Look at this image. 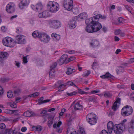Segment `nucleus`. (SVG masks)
<instances>
[{"label":"nucleus","instance_id":"774afa93","mask_svg":"<svg viewBox=\"0 0 134 134\" xmlns=\"http://www.w3.org/2000/svg\"><path fill=\"white\" fill-rule=\"evenodd\" d=\"M10 129H12V132L11 133V134H17L18 133V131L16 130L15 129L13 130L12 128H10Z\"/></svg>","mask_w":134,"mask_h":134},{"label":"nucleus","instance_id":"a878e982","mask_svg":"<svg viewBox=\"0 0 134 134\" xmlns=\"http://www.w3.org/2000/svg\"><path fill=\"white\" fill-rule=\"evenodd\" d=\"M8 56V54L7 52H0V58L1 59L5 58Z\"/></svg>","mask_w":134,"mask_h":134},{"label":"nucleus","instance_id":"69168bd1","mask_svg":"<svg viewBox=\"0 0 134 134\" xmlns=\"http://www.w3.org/2000/svg\"><path fill=\"white\" fill-rule=\"evenodd\" d=\"M78 92H79L81 94H86V92L83 91L82 89H78Z\"/></svg>","mask_w":134,"mask_h":134},{"label":"nucleus","instance_id":"b1692460","mask_svg":"<svg viewBox=\"0 0 134 134\" xmlns=\"http://www.w3.org/2000/svg\"><path fill=\"white\" fill-rule=\"evenodd\" d=\"M82 108V105H81L79 102H77L76 103L74 106V109L76 110L81 109Z\"/></svg>","mask_w":134,"mask_h":134},{"label":"nucleus","instance_id":"1a4fd4ad","mask_svg":"<svg viewBox=\"0 0 134 134\" xmlns=\"http://www.w3.org/2000/svg\"><path fill=\"white\" fill-rule=\"evenodd\" d=\"M15 4L13 3H9L6 5L5 10L9 13H12L15 11Z\"/></svg>","mask_w":134,"mask_h":134},{"label":"nucleus","instance_id":"f03ea898","mask_svg":"<svg viewBox=\"0 0 134 134\" xmlns=\"http://www.w3.org/2000/svg\"><path fill=\"white\" fill-rule=\"evenodd\" d=\"M47 7L49 9L51 12L55 13L59 9V5L57 3L49 1L47 5Z\"/></svg>","mask_w":134,"mask_h":134},{"label":"nucleus","instance_id":"6ab92c4d","mask_svg":"<svg viewBox=\"0 0 134 134\" xmlns=\"http://www.w3.org/2000/svg\"><path fill=\"white\" fill-rule=\"evenodd\" d=\"M54 117L52 116H49L48 117V125L49 127H51L53 123Z\"/></svg>","mask_w":134,"mask_h":134},{"label":"nucleus","instance_id":"39448f33","mask_svg":"<svg viewBox=\"0 0 134 134\" xmlns=\"http://www.w3.org/2000/svg\"><path fill=\"white\" fill-rule=\"evenodd\" d=\"M125 129L131 134L134 133V120H132L126 125Z\"/></svg>","mask_w":134,"mask_h":134},{"label":"nucleus","instance_id":"052dcab7","mask_svg":"<svg viewBox=\"0 0 134 134\" xmlns=\"http://www.w3.org/2000/svg\"><path fill=\"white\" fill-rule=\"evenodd\" d=\"M9 80L10 79L8 78H3L2 80L3 82H8L9 81Z\"/></svg>","mask_w":134,"mask_h":134},{"label":"nucleus","instance_id":"9d476101","mask_svg":"<svg viewBox=\"0 0 134 134\" xmlns=\"http://www.w3.org/2000/svg\"><path fill=\"white\" fill-rule=\"evenodd\" d=\"M68 55L66 54H64L62 55L60 58L57 61V63L60 65H62L64 63L66 64L68 63Z\"/></svg>","mask_w":134,"mask_h":134},{"label":"nucleus","instance_id":"c9c22d12","mask_svg":"<svg viewBox=\"0 0 134 134\" xmlns=\"http://www.w3.org/2000/svg\"><path fill=\"white\" fill-rule=\"evenodd\" d=\"M80 16H81V18L83 20L85 19L87 17V14L86 12L81 13L80 14Z\"/></svg>","mask_w":134,"mask_h":134},{"label":"nucleus","instance_id":"603ef678","mask_svg":"<svg viewBox=\"0 0 134 134\" xmlns=\"http://www.w3.org/2000/svg\"><path fill=\"white\" fill-rule=\"evenodd\" d=\"M121 99L118 98L116 99V100L114 102L115 103H117L119 105L120 104Z\"/></svg>","mask_w":134,"mask_h":134},{"label":"nucleus","instance_id":"473e14b6","mask_svg":"<svg viewBox=\"0 0 134 134\" xmlns=\"http://www.w3.org/2000/svg\"><path fill=\"white\" fill-rule=\"evenodd\" d=\"M55 71L54 69L50 70L49 76L50 78H52L55 76Z\"/></svg>","mask_w":134,"mask_h":134},{"label":"nucleus","instance_id":"680f3d73","mask_svg":"<svg viewBox=\"0 0 134 134\" xmlns=\"http://www.w3.org/2000/svg\"><path fill=\"white\" fill-rule=\"evenodd\" d=\"M5 127V125L4 123H2L0 124V128L1 129H4Z\"/></svg>","mask_w":134,"mask_h":134},{"label":"nucleus","instance_id":"0eeeda50","mask_svg":"<svg viewBox=\"0 0 134 134\" xmlns=\"http://www.w3.org/2000/svg\"><path fill=\"white\" fill-rule=\"evenodd\" d=\"M73 0H64L63 6L65 10L70 11L73 8Z\"/></svg>","mask_w":134,"mask_h":134},{"label":"nucleus","instance_id":"37998d69","mask_svg":"<svg viewBox=\"0 0 134 134\" xmlns=\"http://www.w3.org/2000/svg\"><path fill=\"white\" fill-rule=\"evenodd\" d=\"M57 65V64L56 62L53 63L51 66H50V70L54 69L56 67Z\"/></svg>","mask_w":134,"mask_h":134},{"label":"nucleus","instance_id":"79ce46f5","mask_svg":"<svg viewBox=\"0 0 134 134\" xmlns=\"http://www.w3.org/2000/svg\"><path fill=\"white\" fill-rule=\"evenodd\" d=\"M44 99L43 97H41L40 98L38 99V104L39 105H41L42 104H43V100Z\"/></svg>","mask_w":134,"mask_h":134},{"label":"nucleus","instance_id":"a19ab883","mask_svg":"<svg viewBox=\"0 0 134 134\" xmlns=\"http://www.w3.org/2000/svg\"><path fill=\"white\" fill-rule=\"evenodd\" d=\"M7 97L9 98H11L13 96V93L11 91H9L7 93Z\"/></svg>","mask_w":134,"mask_h":134},{"label":"nucleus","instance_id":"4d7b16f0","mask_svg":"<svg viewBox=\"0 0 134 134\" xmlns=\"http://www.w3.org/2000/svg\"><path fill=\"white\" fill-rule=\"evenodd\" d=\"M23 61L24 63H27L28 61L27 58L26 56L23 57Z\"/></svg>","mask_w":134,"mask_h":134},{"label":"nucleus","instance_id":"2f4dec72","mask_svg":"<svg viewBox=\"0 0 134 134\" xmlns=\"http://www.w3.org/2000/svg\"><path fill=\"white\" fill-rule=\"evenodd\" d=\"M36 9L37 11L40 12L43 8V6L41 3H38L36 5Z\"/></svg>","mask_w":134,"mask_h":134},{"label":"nucleus","instance_id":"a18cd8bd","mask_svg":"<svg viewBox=\"0 0 134 134\" xmlns=\"http://www.w3.org/2000/svg\"><path fill=\"white\" fill-rule=\"evenodd\" d=\"M10 105L11 107L14 108H16L17 107V105L15 102L10 103Z\"/></svg>","mask_w":134,"mask_h":134},{"label":"nucleus","instance_id":"c756f323","mask_svg":"<svg viewBox=\"0 0 134 134\" xmlns=\"http://www.w3.org/2000/svg\"><path fill=\"white\" fill-rule=\"evenodd\" d=\"M75 71V70L70 68H67L66 74L68 75H70Z\"/></svg>","mask_w":134,"mask_h":134},{"label":"nucleus","instance_id":"f257e3e1","mask_svg":"<svg viewBox=\"0 0 134 134\" xmlns=\"http://www.w3.org/2000/svg\"><path fill=\"white\" fill-rule=\"evenodd\" d=\"M133 111L132 108L130 106L127 105L123 107L121 110V113L122 116H125L131 115Z\"/></svg>","mask_w":134,"mask_h":134},{"label":"nucleus","instance_id":"5fc2aeb1","mask_svg":"<svg viewBox=\"0 0 134 134\" xmlns=\"http://www.w3.org/2000/svg\"><path fill=\"white\" fill-rule=\"evenodd\" d=\"M72 121V119L71 117L70 116L69 118H67V121L68 122V125L70 124L71 123Z\"/></svg>","mask_w":134,"mask_h":134},{"label":"nucleus","instance_id":"864d4df0","mask_svg":"<svg viewBox=\"0 0 134 134\" xmlns=\"http://www.w3.org/2000/svg\"><path fill=\"white\" fill-rule=\"evenodd\" d=\"M17 111L16 110H8L7 111L8 114H12L14 113H16Z\"/></svg>","mask_w":134,"mask_h":134},{"label":"nucleus","instance_id":"49530a36","mask_svg":"<svg viewBox=\"0 0 134 134\" xmlns=\"http://www.w3.org/2000/svg\"><path fill=\"white\" fill-rule=\"evenodd\" d=\"M44 39L46 41H45V42H43L45 43H48L50 40V37L49 36L47 35L46 37H44Z\"/></svg>","mask_w":134,"mask_h":134},{"label":"nucleus","instance_id":"f3484780","mask_svg":"<svg viewBox=\"0 0 134 134\" xmlns=\"http://www.w3.org/2000/svg\"><path fill=\"white\" fill-rule=\"evenodd\" d=\"M86 31L88 32L92 33L95 32L92 24L87 25L85 29Z\"/></svg>","mask_w":134,"mask_h":134},{"label":"nucleus","instance_id":"7c9ffc66","mask_svg":"<svg viewBox=\"0 0 134 134\" xmlns=\"http://www.w3.org/2000/svg\"><path fill=\"white\" fill-rule=\"evenodd\" d=\"M116 71L118 73L121 72H123L124 71V67L121 66H118L117 67Z\"/></svg>","mask_w":134,"mask_h":134},{"label":"nucleus","instance_id":"f8f14e48","mask_svg":"<svg viewBox=\"0 0 134 134\" xmlns=\"http://www.w3.org/2000/svg\"><path fill=\"white\" fill-rule=\"evenodd\" d=\"M30 2L29 0H22L19 4V7L21 9H23L25 7L27 6Z\"/></svg>","mask_w":134,"mask_h":134},{"label":"nucleus","instance_id":"aec40b11","mask_svg":"<svg viewBox=\"0 0 134 134\" xmlns=\"http://www.w3.org/2000/svg\"><path fill=\"white\" fill-rule=\"evenodd\" d=\"M33 131H41L43 129L42 126L38 125L37 126H33L32 127Z\"/></svg>","mask_w":134,"mask_h":134},{"label":"nucleus","instance_id":"412c9836","mask_svg":"<svg viewBox=\"0 0 134 134\" xmlns=\"http://www.w3.org/2000/svg\"><path fill=\"white\" fill-rule=\"evenodd\" d=\"M97 116L93 113L88 114L86 116V120H91L92 118H96Z\"/></svg>","mask_w":134,"mask_h":134},{"label":"nucleus","instance_id":"f704fd0d","mask_svg":"<svg viewBox=\"0 0 134 134\" xmlns=\"http://www.w3.org/2000/svg\"><path fill=\"white\" fill-rule=\"evenodd\" d=\"M12 132L11 129H6L4 131L2 132V133L3 134H7L8 133V134H11Z\"/></svg>","mask_w":134,"mask_h":134},{"label":"nucleus","instance_id":"58836bf2","mask_svg":"<svg viewBox=\"0 0 134 134\" xmlns=\"http://www.w3.org/2000/svg\"><path fill=\"white\" fill-rule=\"evenodd\" d=\"M88 100L90 102H95L96 101V98L94 96H91L90 97Z\"/></svg>","mask_w":134,"mask_h":134},{"label":"nucleus","instance_id":"7ed1b4c3","mask_svg":"<svg viewBox=\"0 0 134 134\" xmlns=\"http://www.w3.org/2000/svg\"><path fill=\"white\" fill-rule=\"evenodd\" d=\"M101 18L103 20L106 19V18L105 16L104 15H102L98 14L96 15L95 16L91 18H90L89 19H87L85 20V23L87 25H91L92 21H94L95 20L97 19Z\"/></svg>","mask_w":134,"mask_h":134},{"label":"nucleus","instance_id":"13d9d810","mask_svg":"<svg viewBox=\"0 0 134 134\" xmlns=\"http://www.w3.org/2000/svg\"><path fill=\"white\" fill-rule=\"evenodd\" d=\"M67 85L71 86H72L74 85V87H76V85H75L73 82L71 81H68L67 82Z\"/></svg>","mask_w":134,"mask_h":134},{"label":"nucleus","instance_id":"6e6d98bb","mask_svg":"<svg viewBox=\"0 0 134 134\" xmlns=\"http://www.w3.org/2000/svg\"><path fill=\"white\" fill-rule=\"evenodd\" d=\"M47 112V111L46 110H44L42 111L41 112V114H44L43 115V116H47L48 115V114H46Z\"/></svg>","mask_w":134,"mask_h":134},{"label":"nucleus","instance_id":"cd10ccee","mask_svg":"<svg viewBox=\"0 0 134 134\" xmlns=\"http://www.w3.org/2000/svg\"><path fill=\"white\" fill-rule=\"evenodd\" d=\"M47 34L45 33H41L40 35L39 38L40 40L42 42H45L46 41L44 39V37H46V36Z\"/></svg>","mask_w":134,"mask_h":134},{"label":"nucleus","instance_id":"3c124183","mask_svg":"<svg viewBox=\"0 0 134 134\" xmlns=\"http://www.w3.org/2000/svg\"><path fill=\"white\" fill-rule=\"evenodd\" d=\"M16 32L18 34L21 33L22 32V30L20 28H17L16 29Z\"/></svg>","mask_w":134,"mask_h":134},{"label":"nucleus","instance_id":"9b49d317","mask_svg":"<svg viewBox=\"0 0 134 134\" xmlns=\"http://www.w3.org/2000/svg\"><path fill=\"white\" fill-rule=\"evenodd\" d=\"M18 43L20 44H24L26 43V38L23 35H19L16 37Z\"/></svg>","mask_w":134,"mask_h":134},{"label":"nucleus","instance_id":"72a5a7b5","mask_svg":"<svg viewBox=\"0 0 134 134\" xmlns=\"http://www.w3.org/2000/svg\"><path fill=\"white\" fill-rule=\"evenodd\" d=\"M119 106L120 105L117 104V103H115L114 102L112 106V109L114 111H115L119 108Z\"/></svg>","mask_w":134,"mask_h":134},{"label":"nucleus","instance_id":"393cba45","mask_svg":"<svg viewBox=\"0 0 134 134\" xmlns=\"http://www.w3.org/2000/svg\"><path fill=\"white\" fill-rule=\"evenodd\" d=\"M66 132L67 134H77L76 131L72 128H68Z\"/></svg>","mask_w":134,"mask_h":134},{"label":"nucleus","instance_id":"338daca9","mask_svg":"<svg viewBox=\"0 0 134 134\" xmlns=\"http://www.w3.org/2000/svg\"><path fill=\"white\" fill-rule=\"evenodd\" d=\"M127 62L129 64H131L134 62V58H131Z\"/></svg>","mask_w":134,"mask_h":134},{"label":"nucleus","instance_id":"4468645a","mask_svg":"<svg viewBox=\"0 0 134 134\" xmlns=\"http://www.w3.org/2000/svg\"><path fill=\"white\" fill-rule=\"evenodd\" d=\"M114 126L113 123L112 121H110L108 123L107 127L109 134H111L113 130Z\"/></svg>","mask_w":134,"mask_h":134},{"label":"nucleus","instance_id":"c03bdc74","mask_svg":"<svg viewBox=\"0 0 134 134\" xmlns=\"http://www.w3.org/2000/svg\"><path fill=\"white\" fill-rule=\"evenodd\" d=\"M77 93V92L76 91H73L71 93H69L68 92H66V94L67 95L69 96H72L73 95H75Z\"/></svg>","mask_w":134,"mask_h":134},{"label":"nucleus","instance_id":"5701e85b","mask_svg":"<svg viewBox=\"0 0 134 134\" xmlns=\"http://www.w3.org/2000/svg\"><path fill=\"white\" fill-rule=\"evenodd\" d=\"M88 122L91 125L95 124L97 122V118H92L91 120H87Z\"/></svg>","mask_w":134,"mask_h":134},{"label":"nucleus","instance_id":"2eb2a0df","mask_svg":"<svg viewBox=\"0 0 134 134\" xmlns=\"http://www.w3.org/2000/svg\"><path fill=\"white\" fill-rule=\"evenodd\" d=\"M23 115L26 117H30L35 115V114L33 112L31 111H27L23 114Z\"/></svg>","mask_w":134,"mask_h":134},{"label":"nucleus","instance_id":"6e6552de","mask_svg":"<svg viewBox=\"0 0 134 134\" xmlns=\"http://www.w3.org/2000/svg\"><path fill=\"white\" fill-rule=\"evenodd\" d=\"M99 19H98V21H96L95 20L94 21H92V24L94 32H96L99 30L102 27L101 24L98 22Z\"/></svg>","mask_w":134,"mask_h":134},{"label":"nucleus","instance_id":"dca6fc26","mask_svg":"<svg viewBox=\"0 0 134 134\" xmlns=\"http://www.w3.org/2000/svg\"><path fill=\"white\" fill-rule=\"evenodd\" d=\"M100 77L102 79H113L114 77L113 75H111L109 72H107L105 75L101 76Z\"/></svg>","mask_w":134,"mask_h":134},{"label":"nucleus","instance_id":"de8ad7c7","mask_svg":"<svg viewBox=\"0 0 134 134\" xmlns=\"http://www.w3.org/2000/svg\"><path fill=\"white\" fill-rule=\"evenodd\" d=\"M90 71L89 70L85 71L82 75L83 76L86 77L89 75L90 73Z\"/></svg>","mask_w":134,"mask_h":134},{"label":"nucleus","instance_id":"ea45409f","mask_svg":"<svg viewBox=\"0 0 134 134\" xmlns=\"http://www.w3.org/2000/svg\"><path fill=\"white\" fill-rule=\"evenodd\" d=\"M71 10L74 14H77L79 13V10L77 8H72Z\"/></svg>","mask_w":134,"mask_h":134},{"label":"nucleus","instance_id":"09e8293b","mask_svg":"<svg viewBox=\"0 0 134 134\" xmlns=\"http://www.w3.org/2000/svg\"><path fill=\"white\" fill-rule=\"evenodd\" d=\"M81 16H80V14L78 16H76L74 18V19L76 20V21H80L83 20L81 18Z\"/></svg>","mask_w":134,"mask_h":134},{"label":"nucleus","instance_id":"ddd939ff","mask_svg":"<svg viewBox=\"0 0 134 134\" xmlns=\"http://www.w3.org/2000/svg\"><path fill=\"white\" fill-rule=\"evenodd\" d=\"M51 23L53 28L55 29H58L61 27V23L58 20H52L51 21Z\"/></svg>","mask_w":134,"mask_h":134},{"label":"nucleus","instance_id":"4c0bfd02","mask_svg":"<svg viewBox=\"0 0 134 134\" xmlns=\"http://www.w3.org/2000/svg\"><path fill=\"white\" fill-rule=\"evenodd\" d=\"M104 96L105 97H109L112 96V94L110 92L105 91L104 92Z\"/></svg>","mask_w":134,"mask_h":134},{"label":"nucleus","instance_id":"c85d7f7f","mask_svg":"<svg viewBox=\"0 0 134 134\" xmlns=\"http://www.w3.org/2000/svg\"><path fill=\"white\" fill-rule=\"evenodd\" d=\"M51 36L55 40H58L60 38V35L56 33L52 34L51 35Z\"/></svg>","mask_w":134,"mask_h":134},{"label":"nucleus","instance_id":"0e129e2a","mask_svg":"<svg viewBox=\"0 0 134 134\" xmlns=\"http://www.w3.org/2000/svg\"><path fill=\"white\" fill-rule=\"evenodd\" d=\"M121 30L120 29L116 30L115 32V34L116 35H117L120 33Z\"/></svg>","mask_w":134,"mask_h":134},{"label":"nucleus","instance_id":"bf43d9fd","mask_svg":"<svg viewBox=\"0 0 134 134\" xmlns=\"http://www.w3.org/2000/svg\"><path fill=\"white\" fill-rule=\"evenodd\" d=\"M75 57H71L69 58L68 59V63L69 62H70L75 59Z\"/></svg>","mask_w":134,"mask_h":134},{"label":"nucleus","instance_id":"8fccbe9b","mask_svg":"<svg viewBox=\"0 0 134 134\" xmlns=\"http://www.w3.org/2000/svg\"><path fill=\"white\" fill-rule=\"evenodd\" d=\"M125 7L127 9V10L129 11L131 13V8L128 5H125Z\"/></svg>","mask_w":134,"mask_h":134},{"label":"nucleus","instance_id":"bb28decb","mask_svg":"<svg viewBox=\"0 0 134 134\" xmlns=\"http://www.w3.org/2000/svg\"><path fill=\"white\" fill-rule=\"evenodd\" d=\"M41 33H40L38 31H35L33 32L32 35L34 38H39Z\"/></svg>","mask_w":134,"mask_h":134},{"label":"nucleus","instance_id":"4be33fe9","mask_svg":"<svg viewBox=\"0 0 134 134\" xmlns=\"http://www.w3.org/2000/svg\"><path fill=\"white\" fill-rule=\"evenodd\" d=\"M92 41L90 44L93 46L96 47L98 46L99 44L98 41L94 39H92Z\"/></svg>","mask_w":134,"mask_h":134},{"label":"nucleus","instance_id":"e2e57ef3","mask_svg":"<svg viewBox=\"0 0 134 134\" xmlns=\"http://www.w3.org/2000/svg\"><path fill=\"white\" fill-rule=\"evenodd\" d=\"M100 134H108V133L106 130H103L100 132Z\"/></svg>","mask_w":134,"mask_h":134},{"label":"nucleus","instance_id":"a211bd4d","mask_svg":"<svg viewBox=\"0 0 134 134\" xmlns=\"http://www.w3.org/2000/svg\"><path fill=\"white\" fill-rule=\"evenodd\" d=\"M77 25V24L76 21L74 20H73L70 21L69 24V27L71 29H73L76 27Z\"/></svg>","mask_w":134,"mask_h":134},{"label":"nucleus","instance_id":"423d86ee","mask_svg":"<svg viewBox=\"0 0 134 134\" xmlns=\"http://www.w3.org/2000/svg\"><path fill=\"white\" fill-rule=\"evenodd\" d=\"M125 130V127L122 124H115L113 129V131L116 134H121Z\"/></svg>","mask_w":134,"mask_h":134},{"label":"nucleus","instance_id":"e433bc0d","mask_svg":"<svg viewBox=\"0 0 134 134\" xmlns=\"http://www.w3.org/2000/svg\"><path fill=\"white\" fill-rule=\"evenodd\" d=\"M46 11H43L42 13H40L38 15V16L40 18H44L46 16Z\"/></svg>","mask_w":134,"mask_h":134},{"label":"nucleus","instance_id":"20e7f679","mask_svg":"<svg viewBox=\"0 0 134 134\" xmlns=\"http://www.w3.org/2000/svg\"><path fill=\"white\" fill-rule=\"evenodd\" d=\"M14 40L9 37H6L2 40V42L4 45L10 47H14Z\"/></svg>","mask_w":134,"mask_h":134}]
</instances>
